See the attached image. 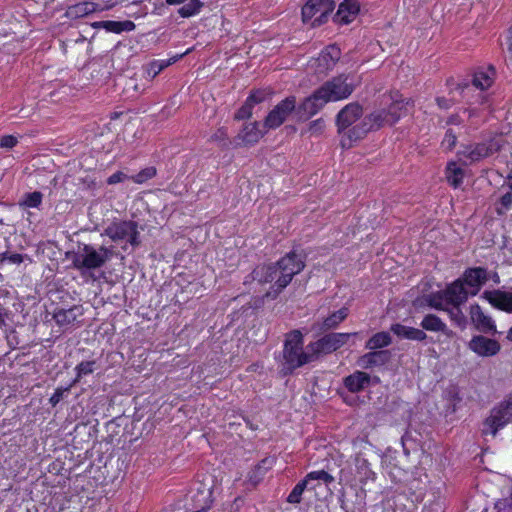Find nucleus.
<instances>
[{"instance_id":"59","label":"nucleus","mask_w":512,"mask_h":512,"mask_svg":"<svg viewBox=\"0 0 512 512\" xmlns=\"http://www.w3.org/2000/svg\"><path fill=\"white\" fill-rule=\"evenodd\" d=\"M508 187L512 190V174L508 176Z\"/></svg>"},{"instance_id":"53","label":"nucleus","mask_w":512,"mask_h":512,"mask_svg":"<svg viewBox=\"0 0 512 512\" xmlns=\"http://www.w3.org/2000/svg\"><path fill=\"white\" fill-rule=\"evenodd\" d=\"M324 128V121L322 119H317L312 122L309 126V131L312 133H321Z\"/></svg>"},{"instance_id":"9","label":"nucleus","mask_w":512,"mask_h":512,"mask_svg":"<svg viewBox=\"0 0 512 512\" xmlns=\"http://www.w3.org/2000/svg\"><path fill=\"white\" fill-rule=\"evenodd\" d=\"M502 145L500 141L491 139L485 143H476L463 146L458 152L460 157L469 160L470 163L479 162L500 151Z\"/></svg>"},{"instance_id":"4","label":"nucleus","mask_w":512,"mask_h":512,"mask_svg":"<svg viewBox=\"0 0 512 512\" xmlns=\"http://www.w3.org/2000/svg\"><path fill=\"white\" fill-rule=\"evenodd\" d=\"M113 256V251L110 248L100 246L95 248L92 245L85 244L77 252L73 259V266L78 269H98L106 264Z\"/></svg>"},{"instance_id":"17","label":"nucleus","mask_w":512,"mask_h":512,"mask_svg":"<svg viewBox=\"0 0 512 512\" xmlns=\"http://www.w3.org/2000/svg\"><path fill=\"white\" fill-rule=\"evenodd\" d=\"M463 285L469 287L470 295H476L481 286L487 281V271L482 267L467 269L461 278Z\"/></svg>"},{"instance_id":"27","label":"nucleus","mask_w":512,"mask_h":512,"mask_svg":"<svg viewBox=\"0 0 512 512\" xmlns=\"http://www.w3.org/2000/svg\"><path fill=\"white\" fill-rule=\"evenodd\" d=\"M355 473L360 483L366 484L369 480L375 479V473L370 468V463L361 454L354 458Z\"/></svg>"},{"instance_id":"35","label":"nucleus","mask_w":512,"mask_h":512,"mask_svg":"<svg viewBox=\"0 0 512 512\" xmlns=\"http://www.w3.org/2000/svg\"><path fill=\"white\" fill-rule=\"evenodd\" d=\"M43 194L39 191L26 193L23 195L19 205L24 208H38L42 203Z\"/></svg>"},{"instance_id":"43","label":"nucleus","mask_w":512,"mask_h":512,"mask_svg":"<svg viewBox=\"0 0 512 512\" xmlns=\"http://www.w3.org/2000/svg\"><path fill=\"white\" fill-rule=\"evenodd\" d=\"M311 480H320L326 484L332 483L334 481V477L324 470L312 471L306 475L303 481H307V484Z\"/></svg>"},{"instance_id":"26","label":"nucleus","mask_w":512,"mask_h":512,"mask_svg":"<svg viewBox=\"0 0 512 512\" xmlns=\"http://www.w3.org/2000/svg\"><path fill=\"white\" fill-rule=\"evenodd\" d=\"M390 330L400 338L424 341L427 339V334L422 330L414 327H408L400 323L393 324Z\"/></svg>"},{"instance_id":"8","label":"nucleus","mask_w":512,"mask_h":512,"mask_svg":"<svg viewBox=\"0 0 512 512\" xmlns=\"http://www.w3.org/2000/svg\"><path fill=\"white\" fill-rule=\"evenodd\" d=\"M319 89L328 102L339 101L348 98L352 94L354 84L350 81L349 76L342 74L325 82Z\"/></svg>"},{"instance_id":"25","label":"nucleus","mask_w":512,"mask_h":512,"mask_svg":"<svg viewBox=\"0 0 512 512\" xmlns=\"http://www.w3.org/2000/svg\"><path fill=\"white\" fill-rule=\"evenodd\" d=\"M347 316L348 309L343 307L327 316L321 323H315L314 329H318L320 332L335 329L347 318Z\"/></svg>"},{"instance_id":"18","label":"nucleus","mask_w":512,"mask_h":512,"mask_svg":"<svg viewBox=\"0 0 512 512\" xmlns=\"http://www.w3.org/2000/svg\"><path fill=\"white\" fill-rule=\"evenodd\" d=\"M83 316V307L75 305L69 309H58L54 312L53 318L56 323L65 328L79 324V320Z\"/></svg>"},{"instance_id":"48","label":"nucleus","mask_w":512,"mask_h":512,"mask_svg":"<svg viewBox=\"0 0 512 512\" xmlns=\"http://www.w3.org/2000/svg\"><path fill=\"white\" fill-rule=\"evenodd\" d=\"M268 94L265 90H257L251 93L246 100L254 107L256 104L263 102Z\"/></svg>"},{"instance_id":"62","label":"nucleus","mask_w":512,"mask_h":512,"mask_svg":"<svg viewBox=\"0 0 512 512\" xmlns=\"http://www.w3.org/2000/svg\"><path fill=\"white\" fill-rule=\"evenodd\" d=\"M4 318L3 316L0 314V326H2L4 324Z\"/></svg>"},{"instance_id":"20","label":"nucleus","mask_w":512,"mask_h":512,"mask_svg":"<svg viewBox=\"0 0 512 512\" xmlns=\"http://www.w3.org/2000/svg\"><path fill=\"white\" fill-rule=\"evenodd\" d=\"M213 503L210 487L199 488L192 496L191 508L187 512H207Z\"/></svg>"},{"instance_id":"55","label":"nucleus","mask_w":512,"mask_h":512,"mask_svg":"<svg viewBox=\"0 0 512 512\" xmlns=\"http://www.w3.org/2000/svg\"><path fill=\"white\" fill-rule=\"evenodd\" d=\"M459 123H460V119L456 115L449 117L448 121H447V124H459Z\"/></svg>"},{"instance_id":"57","label":"nucleus","mask_w":512,"mask_h":512,"mask_svg":"<svg viewBox=\"0 0 512 512\" xmlns=\"http://www.w3.org/2000/svg\"><path fill=\"white\" fill-rule=\"evenodd\" d=\"M186 0H166V3L169 5H179L184 3Z\"/></svg>"},{"instance_id":"36","label":"nucleus","mask_w":512,"mask_h":512,"mask_svg":"<svg viewBox=\"0 0 512 512\" xmlns=\"http://www.w3.org/2000/svg\"><path fill=\"white\" fill-rule=\"evenodd\" d=\"M202 7L203 3L200 0H190L178 10V13L181 17L188 18L199 13Z\"/></svg>"},{"instance_id":"58","label":"nucleus","mask_w":512,"mask_h":512,"mask_svg":"<svg viewBox=\"0 0 512 512\" xmlns=\"http://www.w3.org/2000/svg\"><path fill=\"white\" fill-rule=\"evenodd\" d=\"M463 6H464L463 10H467L468 9L469 11H472L473 8H474L473 5L471 3H469V2L464 3Z\"/></svg>"},{"instance_id":"49","label":"nucleus","mask_w":512,"mask_h":512,"mask_svg":"<svg viewBox=\"0 0 512 512\" xmlns=\"http://www.w3.org/2000/svg\"><path fill=\"white\" fill-rule=\"evenodd\" d=\"M18 143V138L14 135H4L0 138V148L12 149Z\"/></svg>"},{"instance_id":"60","label":"nucleus","mask_w":512,"mask_h":512,"mask_svg":"<svg viewBox=\"0 0 512 512\" xmlns=\"http://www.w3.org/2000/svg\"><path fill=\"white\" fill-rule=\"evenodd\" d=\"M6 260V253L0 254V265Z\"/></svg>"},{"instance_id":"19","label":"nucleus","mask_w":512,"mask_h":512,"mask_svg":"<svg viewBox=\"0 0 512 512\" xmlns=\"http://www.w3.org/2000/svg\"><path fill=\"white\" fill-rule=\"evenodd\" d=\"M470 318L476 329L480 332H492L493 334L497 332L492 318L485 315L478 304L471 305Z\"/></svg>"},{"instance_id":"52","label":"nucleus","mask_w":512,"mask_h":512,"mask_svg":"<svg viewBox=\"0 0 512 512\" xmlns=\"http://www.w3.org/2000/svg\"><path fill=\"white\" fill-rule=\"evenodd\" d=\"M262 467L259 465L250 473L249 480L256 485L263 477Z\"/></svg>"},{"instance_id":"29","label":"nucleus","mask_w":512,"mask_h":512,"mask_svg":"<svg viewBox=\"0 0 512 512\" xmlns=\"http://www.w3.org/2000/svg\"><path fill=\"white\" fill-rule=\"evenodd\" d=\"M420 326L422 330L430 332H441L448 335L449 329L447 325L435 314H427L422 319Z\"/></svg>"},{"instance_id":"3","label":"nucleus","mask_w":512,"mask_h":512,"mask_svg":"<svg viewBox=\"0 0 512 512\" xmlns=\"http://www.w3.org/2000/svg\"><path fill=\"white\" fill-rule=\"evenodd\" d=\"M314 360L316 358L313 352L308 349L307 352L303 351V335L299 330L286 334L282 355V370L285 374Z\"/></svg>"},{"instance_id":"23","label":"nucleus","mask_w":512,"mask_h":512,"mask_svg":"<svg viewBox=\"0 0 512 512\" xmlns=\"http://www.w3.org/2000/svg\"><path fill=\"white\" fill-rule=\"evenodd\" d=\"M390 359V352L387 350L371 351L362 355L358 359V366L363 369H369L375 366H382Z\"/></svg>"},{"instance_id":"41","label":"nucleus","mask_w":512,"mask_h":512,"mask_svg":"<svg viewBox=\"0 0 512 512\" xmlns=\"http://www.w3.org/2000/svg\"><path fill=\"white\" fill-rule=\"evenodd\" d=\"M445 311L448 312L450 319L456 325H458L460 327L466 326V322H467L466 317L463 314L462 310L460 309V306H452L451 308L447 307V310H445Z\"/></svg>"},{"instance_id":"34","label":"nucleus","mask_w":512,"mask_h":512,"mask_svg":"<svg viewBox=\"0 0 512 512\" xmlns=\"http://www.w3.org/2000/svg\"><path fill=\"white\" fill-rule=\"evenodd\" d=\"M392 339L388 332H378L374 334L366 343V348L369 350H377L387 347L391 344Z\"/></svg>"},{"instance_id":"21","label":"nucleus","mask_w":512,"mask_h":512,"mask_svg":"<svg viewBox=\"0 0 512 512\" xmlns=\"http://www.w3.org/2000/svg\"><path fill=\"white\" fill-rule=\"evenodd\" d=\"M483 297L495 308L512 313V293L501 290L485 291Z\"/></svg>"},{"instance_id":"47","label":"nucleus","mask_w":512,"mask_h":512,"mask_svg":"<svg viewBox=\"0 0 512 512\" xmlns=\"http://www.w3.org/2000/svg\"><path fill=\"white\" fill-rule=\"evenodd\" d=\"M456 141H457V136L455 135V133H453V131L451 129H449L446 131V134L444 136V139L442 140L441 146L443 149H445L447 151H451L455 147Z\"/></svg>"},{"instance_id":"56","label":"nucleus","mask_w":512,"mask_h":512,"mask_svg":"<svg viewBox=\"0 0 512 512\" xmlns=\"http://www.w3.org/2000/svg\"><path fill=\"white\" fill-rule=\"evenodd\" d=\"M508 49L512 52V27L509 29L508 34Z\"/></svg>"},{"instance_id":"45","label":"nucleus","mask_w":512,"mask_h":512,"mask_svg":"<svg viewBox=\"0 0 512 512\" xmlns=\"http://www.w3.org/2000/svg\"><path fill=\"white\" fill-rule=\"evenodd\" d=\"M512 206V192H507L500 198V207L496 208L498 215H504Z\"/></svg>"},{"instance_id":"61","label":"nucleus","mask_w":512,"mask_h":512,"mask_svg":"<svg viewBox=\"0 0 512 512\" xmlns=\"http://www.w3.org/2000/svg\"><path fill=\"white\" fill-rule=\"evenodd\" d=\"M507 339H508L509 341H511V342H512V327H511V328H510V330L508 331Z\"/></svg>"},{"instance_id":"6","label":"nucleus","mask_w":512,"mask_h":512,"mask_svg":"<svg viewBox=\"0 0 512 512\" xmlns=\"http://www.w3.org/2000/svg\"><path fill=\"white\" fill-rule=\"evenodd\" d=\"M334 7L333 0H308L302 8V20L305 23L312 21V27L319 26L326 21Z\"/></svg>"},{"instance_id":"37","label":"nucleus","mask_w":512,"mask_h":512,"mask_svg":"<svg viewBox=\"0 0 512 512\" xmlns=\"http://www.w3.org/2000/svg\"><path fill=\"white\" fill-rule=\"evenodd\" d=\"M210 140L212 142H216L222 147H229V145L234 146L233 140L231 141L229 138L228 130L226 127L218 128L215 133L211 136Z\"/></svg>"},{"instance_id":"14","label":"nucleus","mask_w":512,"mask_h":512,"mask_svg":"<svg viewBox=\"0 0 512 512\" xmlns=\"http://www.w3.org/2000/svg\"><path fill=\"white\" fill-rule=\"evenodd\" d=\"M468 348L480 357H492L499 353L501 345L497 340L476 335L468 342Z\"/></svg>"},{"instance_id":"28","label":"nucleus","mask_w":512,"mask_h":512,"mask_svg":"<svg viewBox=\"0 0 512 512\" xmlns=\"http://www.w3.org/2000/svg\"><path fill=\"white\" fill-rule=\"evenodd\" d=\"M370 382V376L362 371H356L344 379L346 388L353 393L363 390Z\"/></svg>"},{"instance_id":"54","label":"nucleus","mask_w":512,"mask_h":512,"mask_svg":"<svg viewBox=\"0 0 512 512\" xmlns=\"http://www.w3.org/2000/svg\"><path fill=\"white\" fill-rule=\"evenodd\" d=\"M6 260H9L12 263L20 264L23 261V257L21 254H12L9 255L6 253Z\"/></svg>"},{"instance_id":"12","label":"nucleus","mask_w":512,"mask_h":512,"mask_svg":"<svg viewBox=\"0 0 512 512\" xmlns=\"http://www.w3.org/2000/svg\"><path fill=\"white\" fill-rule=\"evenodd\" d=\"M512 420V397L502 402L497 408H494L490 417L485 421V434L496 435L499 428L503 427Z\"/></svg>"},{"instance_id":"11","label":"nucleus","mask_w":512,"mask_h":512,"mask_svg":"<svg viewBox=\"0 0 512 512\" xmlns=\"http://www.w3.org/2000/svg\"><path fill=\"white\" fill-rule=\"evenodd\" d=\"M362 115L363 108L357 102L347 104L338 112L336 123L338 131L343 134L341 142L345 140L346 143H349L346 133L350 128L359 123L357 121L361 119Z\"/></svg>"},{"instance_id":"15","label":"nucleus","mask_w":512,"mask_h":512,"mask_svg":"<svg viewBox=\"0 0 512 512\" xmlns=\"http://www.w3.org/2000/svg\"><path fill=\"white\" fill-rule=\"evenodd\" d=\"M469 295L470 292L464 287L462 279L455 280L444 289L445 302L450 306H461Z\"/></svg>"},{"instance_id":"10","label":"nucleus","mask_w":512,"mask_h":512,"mask_svg":"<svg viewBox=\"0 0 512 512\" xmlns=\"http://www.w3.org/2000/svg\"><path fill=\"white\" fill-rule=\"evenodd\" d=\"M296 109V98L290 96L279 102L266 116L263 127L266 130L280 127Z\"/></svg>"},{"instance_id":"2","label":"nucleus","mask_w":512,"mask_h":512,"mask_svg":"<svg viewBox=\"0 0 512 512\" xmlns=\"http://www.w3.org/2000/svg\"><path fill=\"white\" fill-rule=\"evenodd\" d=\"M303 268V261L296 253L291 252L282 257L276 264L257 266L252 271L251 277L260 284L273 283L271 291L266 293V297L275 299Z\"/></svg>"},{"instance_id":"39","label":"nucleus","mask_w":512,"mask_h":512,"mask_svg":"<svg viewBox=\"0 0 512 512\" xmlns=\"http://www.w3.org/2000/svg\"><path fill=\"white\" fill-rule=\"evenodd\" d=\"M190 50H187L181 55H177L168 61H160V62H153L150 64L149 73L153 74V77H155L157 74H159L164 68L168 67L172 63H175L178 59L189 53Z\"/></svg>"},{"instance_id":"40","label":"nucleus","mask_w":512,"mask_h":512,"mask_svg":"<svg viewBox=\"0 0 512 512\" xmlns=\"http://www.w3.org/2000/svg\"><path fill=\"white\" fill-rule=\"evenodd\" d=\"M95 361H82L79 363L76 368V378L74 379V383L79 382L81 377L92 374L94 372Z\"/></svg>"},{"instance_id":"31","label":"nucleus","mask_w":512,"mask_h":512,"mask_svg":"<svg viewBox=\"0 0 512 512\" xmlns=\"http://www.w3.org/2000/svg\"><path fill=\"white\" fill-rule=\"evenodd\" d=\"M97 9V4L93 2H82L68 7L66 14L70 18H79L91 14Z\"/></svg>"},{"instance_id":"50","label":"nucleus","mask_w":512,"mask_h":512,"mask_svg":"<svg viewBox=\"0 0 512 512\" xmlns=\"http://www.w3.org/2000/svg\"><path fill=\"white\" fill-rule=\"evenodd\" d=\"M70 390V387L62 388L59 387L55 390L53 395L50 397L49 402L52 406H56L61 399L63 398V395L65 392H68Z\"/></svg>"},{"instance_id":"24","label":"nucleus","mask_w":512,"mask_h":512,"mask_svg":"<svg viewBox=\"0 0 512 512\" xmlns=\"http://www.w3.org/2000/svg\"><path fill=\"white\" fill-rule=\"evenodd\" d=\"M358 12L359 5L355 1L345 0L339 5L335 18L341 24H348L353 21Z\"/></svg>"},{"instance_id":"46","label":"nucleus","mask_w":512,"mask_h":512,"mask_svg":"<svg viewBox=\"0 0 512 512\" xmlns=\"http://www.w3.org/2000/svg\"><path fill=\"white\" fill-rule=\"evenodd\" d=\"M253 106L246 100L234 115L235 120H244L252 117Z\"/></svg>"},{"instance_id":"30","label":"nucleus","mask_w":512,"mask_h":512,"mask_svg":"<svg viewBox=\"0 0 512 512\" xmlns=\"http://www.w3.org/2000/svg\"><path fill=\"white\" fill-rule=\"evenodd\" d=\"M97 27H102L108 32L119 34L121 32H130L135 29V23L130 20L125 21H101L96 23Z\"/></svg>"},{"instance_id":"51","label":"nucleus","mask_w":512,"mask_h":512,"mask_svg":"<svg viewBox=\"0 0 512 512\" xmlns=\"http://www.w3.org/2000/svg\"><path fill=\"white\" fill-rule=\"evenodd\" d=\"M127 179H131V177H129L127 174H125L124 172L122 171H117L116 173L112 174L108 179H107V183L109 185H114V184H117V183H120V182H123Z\"/></svg>"},{"instance_id":"22","label":"nucleus","mask_w":512,"mask_h":512,"mask_svg":"<svg viewBox=\"0 0 512 512\" xmlns=\"http://www.w3.org/2000/svg\"><path fill=\"white\" fill-rule=\"evenodd\" d=\"M341 51L335 45L327 46L317 58L318 69L320 73H326L331 70L340 59Z\"/></svg>"},{"instance_id":"38","label":"nucleus","mask_w":512,"mask_h":512,"mask_svg":"<svg viewBox=\"0 0 512 512\" xmlns=\"http://www.w3.org/2000/svg\"><path fill=\"white\" fill-rule=\"evenodd\" d=\"M428 305L434 309L445 311L449 304H446L444 290L431 294L427 298Z\"/></svg>"},{"instance_id":"5","label":"nucleus","mask_w":512,"mask_h":512,"mask_svg":"<svg viewBox=\"0 0 512 512\" xmlns=\"http://www.w3.org/2000/svg\"><path fill=\"white\" fill-rule=\"evenodd\" d=\"M104 234L114 242H127L133 247L140 245L138 224L131 220H116L104 230Z\"/></svg>"},{"instance_id":"16","label":"nucleus","mask_w":512,"mask_h":512,"mask_svg":"<svg viewBox=\"0 0 512 512\" xmlns=\"http://www.w3.org/2000/svg\"><path fill=\"white\" fill-rule=\"evenodd\" d=\"M328 103V100L320 93L318 88L311 96L307 97L302 104L299 106L297 112L301 118H309L316 114L322 107Z\"/></svg>"},{"instance_id":"42","label":"nucleus","mask_w":512,"mask_h":512,"mask_svg":"<svg viewBox=\"0 0 512 512\" xmlns=\"http://www.w3.org/2000/svg\"><path fill=\"white\" fill-rule=\"evenodd\" d=\"M307 487V481H300L295 485L291 493L287 497V502L292 504H298L301 502V497L304 490Z\"/></svg>"},{"instance_id":"13","label":"nucleus","mask_w":512,"mask_h":512,"mask_svg":"<svg viewBox=\"0 0 512 512\" xmlns=\"http://www.w3.org/2000/svg\"><path fill=\"white\" fill-rule=\"evenodd\" d=\"M266 131L259 128L257 121L245 123L233 139L234 147L253 146L263 138Z\"/></svg>"},{"instance_id":"44","label":"nucleus","mask_w":512,"mask_h":512,"mask_svg":"<svg viewBox=\"0 0 512 512\" xmlns=\"http://www.w3.org/2000/svg\"><path fill=\"white\" fill-rule=\"evenodd\" d=\"M156 175L155 167H147L141 170L136 175L132 176L131 179L137 184H143L149 179H152Z\"/></svg>"},{"instance_id":"33","label":"nucleus","mask_w":512,"mask_h":512,"mask_svg":"<svg viewBox=\"0 0 512 512\" xmlns=\"http://www.w3.org/2000/svg\"><path fill=\"white\" fill-rule=\"evenodd\" d=\"M464 178V170L459 168L455 162H450L446 168V179L454 188H458Z\"/></svg>"},{"instance_id":"1","label":"nucleus","mask_w":512,"mask_h":512,"mask_svg":"<svg viewBox=\"0 0 512 512\" xmlns=\"http://www.w3.org/2000/svg\"><path fill=\"white\" fill-rule=\"evenodd\" d=\"M382 104L388 106L387 109L381 108L373 111L347 131L346 135L349 143L343 140V148H350L353 142L364 138L370 131L378 130L387 125H394L406 112L404 101L398 93L384 96Z\"/></svg>"},{"instance_id":"32","label":"nucleus","mask_w":512,"mask_h":512,"mask_svg":"<svg viewBox=\"0 0 512 512\" xmlns=\"http://www.w3.org/2000/svg\"><path fill=\"white\" fill-rule=\"evenodd\" d=\"M494 70L489 68L485 71H477L472 80L473 86L481 90L489 88L493 83Z\"/></svg>"},{"instance_id":"7","label":"nucleus","mask_w":512,"mask_h":512,"mask_svg":"<svg viewBox=\"0 0 512 512\" xmlns=\"http://www.w3.org/2000/svg\"><path fill=\"white\" fill-rule=\"evenodd\" d=\"M357 333H329L315 342L308 344L307 349L315 354L317 359L320 354H330L344 346L352 336Z\"/></svg>"}]
</instances>
